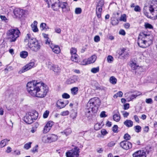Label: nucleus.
I'll list each match as a JSON object with an SVG mask.
<instances>
[{"label":"nucleus","instance_id":"nucleus-1","mask_svg":"<svg viewBox=\"0 0 157 157\" xmlns=\"http://www.w3.org/2000/svg\"><path fill=\"white\" fill-rule=\"evenodd\" d=\"M28 93L32 96L39 98H44L48 91V87L42 82H29L26 85Z\"/></svg>","mask_w":157,"mask_h":157},{"label":"nucleus","instance_id":"nucleus-2","mask_svg":"<svg viewBox=\"0 0 157 157\" xmlns=\"http://www.w3.org/2000/svg\"><path fill=\"white\" fill-rule=\"evenodd\" d=\"M101 104V101L98 97L91 98L87 104L85 109V113L86 115H92L96 113L98 110V107Z\"/></svg>","mask_w":157,"mask_h":157},{"label":"nucleus","instance_id":"nucleus-3","mask_svg":"<svg viewBox=\"0 0 157 157\" xmlns=\"http://www.w3.org/2000/svg\"><path fill=\"white\" fill-rule=\"evenodd\" d=\"M152 39V35L147 34L145 33H141L138 38V44L141 48H146L151 44Z\"/></svg>","mask_w":157,"mask_h":157},{"label":"nucleus","instance_id":"nucleus-4","mask_svg":"<svg viewBox=\"0 0 157 157\" xmlns=\"http://www.w3.org/2000/svg\"><path fill=\"white\" fill-rule=\"evenodd\" d=\"M24 41L32 51L36 52L40 49L41 46L40 43L35 38L31 37L30 34L27 35Z\"/></svg>","mask_w":157,"mask_h":157},{"label":"nucleus","instance_id":"nucleus-5","mask_svg":"<svg viewBox=\"0 0 157 157\" xmlns=\"http://www.w3.org/2000/svg\"><path fill=\"white\" fill-rule=\"evenodd\" d=\"M150 5L149 7L145 6L144 8V13L145 15L148 18L155 19L157 18V6Z\"/></svg>","mask_w":157,"mask_h":157},{"label":"nucleus","instance_id":"nucleus-6","mask_svg":"<svg viewBox=\"0 0 157 157\" xmlns=\"http://www.w3.org/2000/svg\"><path fill=\"white\" fill-rule=\"evenodd\" d=\"M21 33L17 28L10 29L8 30L6 35L10 42H14L19 36Z\"/></svg>","mask_w":157,"mask_h":157},{"label":"nucleus","instance_id":"nucleus-7","mask_svg":"<svg viewBox=\"0 0 157 157\" xmlns=\"http://www.w3.org/2000/svg\"><path fill=\"white\" fill-rule=\"evenodd\" d=\"M38 116V113L33 111L28 113L24 118V121L28 124H31L33 122L34 120H36Z\"/></svg>","mask_w":157,"mask_h":157},{"label":"nucleus","instance_id":"nucleus-8","mask_svg":"<svg viewBox=\"0 0 157 157\" xmlns=\"http://www.w3.org/2000/svg\"><path fill=\"white\" fill-rule=\"evenodd\" d=\"M58 139V136L55 134H50L47 136L43 137L42 140L44 143H51L56 141Z\"/></svg>","mask_w":157,"mask_h":157},{"label":"nucleus","instance_id":"nucleus-9","mask_svg":"<svg viewBox=\"0 0 157 157\" xmlns=\"http://www.w3.org/2000/svg\"><path fill=\"white\" fill-rule=\"evenodd\" d=\"M13 13L16 18L19 19L26 17L28 11L17 8L14 9Z\"/></svg>","mask_w":157,"mask_h":157},{"label":"nucleus","instance_id":"nucleus-10","mask_svg":"<svg viewBox=\"0 0 157 157\" xmlns=\"http://www.w3.org/2000/svg\"><path fill=\"white\" fill-rule=\"evenodd\" d=\"M79 149L75 147L74 149L66 153L67 157H78L79 155Z\"/></svg>","mask_w":157,"mask_h":157},{"label":"nucleus","instance_id":"nucleus-11","mask_svg":"<svg viewBox=\"0 0 157 157\" xmlns=\"http://www.w3.org/2000/svg\"><path fill=\"white\" fill-rule=\"evenodd\" d=\"M34 65V63L33 62H31L23 67L22 69L19 71L18 73L21 74L33 68Z\"/></svg>","mask_w":157,"mask_h":157},{"label":"nucleus","instance_id":"nucleus-12","mask_svg":"<svg viewBox=\"0 0 157 157\" xmlns=\"http://www.w3.org/2000/svg\"><path fill=\"white\" fill-rule=\"evenodd\" d=\"M120 146L123 149L128 150L131 148L132 147V144L126 140L121 141L120 144Z\"/></svg>","mask_w":157,"mask_h":157},{"label":"nucleus","instance_id":"nucleus-13","mask_svg":"<svg viewBox=\"0 0 157 157\" xmlns=\"http://www.w3.org/2000/svg\"><path fill=\"white\" fill-rule=\"evenodd\" d=\"M79 80V78L78 76L74 75L67 79L66 82L68 84H71L76 82Z\"/></svg>","mask_w":157,"mask_h":157},{"label":"nucleus","instance_id":"nucleus-14","mask_svg":"<svg viewBox=\"0 0 157 157\" xmlns=\"http://www.w3.org/2000/svg\"><path fill=\"white\" fill-rule=\"evenodd\" d=\"M68 103L67 101H63L61 100H59L56 102V106L59 109H61L64 108Z\"/></svg>","mask_w":157,"mask_h":157},{"label":"nucleus","instance_id":"nucleus-15","mask_svg":"<svg viewBox=\"0 0 157 157\" xmlns=\"http://www.w3.org/2000/svg\"><path fill=\"white\" fill-rule=\"evenodd\" d=\"M133 157H146V153L144 151H138L133 154Z\"/></svg>","mask_w":157,"mask_h":157},{"label":"nucleus","instance_id":"nucleus-16","mask_svg":"<svg viewBox=\"0 0 157 157\" xmlns=\"http://www.w3.org/2000/svg\"><path fill=\"white\" fill-rule=\"evenodd\" d=\"M113 113V119L114 121H119L121 119V116L118 110L114 111Z\"/></svg>","mask_w":157,"mask_h":157},{"label":"nucleus","instance_id":"nucleus-17","mask_svg":"<svg viewBox=\"0 0 157 157\" xmlns=\"http://www.w3.org/2000/svg\"><path fill=\"white\" fill-rule=\"evenodd\" d=\"M60 7L62 9V11L63 12H67L69 10L68 4L66 2H60Z\"/></svg>","mask_w":157,"mask_h":157},{"label":"nucleus","instance_id":"nucleus-18","mask_svg":"<svg viewBox=\"0 0 157 157\" xmlns=\"http://www.w3.org/2000/svg\"><path fill=\"white\" fill-rule=\"evenodd\" d=\"M50 48L52 49L53 52L56 54L59 53L60 51L59 47L53 44H51Z\"/></svg>","mask_w":157,"mask_h":157},{"label":"nucleus","instance_id":"nucleus-19","mask_svg":"<svg viewBox=\"0 0 157 157\" xmlns=\"http://www.w3.org/2000/svg\"><path fill=\"white\" fill-rule=\"evenodd\" d=\"M118 54L120 56H121L124 58H126L128 55V53L126 51V49L124 48L120 50Z\"/></svg>","mask_w":157,"mask_h":157},{"label":"nucleus","instance_id":"nucleus-20","mask_svg":"<svg viewBox=\"0 0 157 157\" xmlns=\"http://www.w3.org/2000/svg\"><path fill=\"white\" fill-rule=\"evenodd\" d=\"M124 124L127 127L129 128L133 125V122L130 120L127 119L124 122Z\"/></svg>","mask_w":157,"mask_h":157},{"label":"nucleus","instance_id":"nucleus-21","mask_svg":"<svg viewBox=\"0 0 157 157\" xmlns=\"http://www.w3.org/2000/svg\"><path fill=\"white\" fill-rule=\"evenodd\" d=\"M96 59L97 57L95 55H93L87 59L88 61L87 63H88V64L93 63L95 62Z\"/></svg>","mask_w":157,"mask_h":157},{"label":"nucleus","instance_id":"nucleus-22","mask_svg":"<svg viewBox=\"0 0 157 157\" xmlns=\"http://www.w3.org/2000/svg\"><path fill=\"white\" fill-rule=\"evenodd\" d=\"M102 10V7H97L96 8V13L98 19L101 18V12Z\"/></svg>","mask_w":157,"mask_h":157},{"label":"nucleus","instance_id":"nucleus-23","mask_svg":"<svg viewBox=\"0 0 157 157\" xmlns=\"http://www.w3.org/2000/svg\"><path fill=\"white\" fill-rule=\"evenodd\" d=\"M60 2L52 4V8L54 10L57 11L59 9L60 7Z\"/></svg>","mask_w":157,"mask_h":157},{"label":"nucleus","instance_id":"nucleus-24","mask_svg":"<svg viewBox=\"0 0 157 157\" xmlns=\"http://www.w3.org/2000/svg\"><path fill=\"white\" fill-rule=\"evenodd\" d=\"M141 94V93L138 92V93L136 94H133L130 96H129L128 98V99L129 101H131L133 99L135 98L137 96L140 95Z\"/></svg>","mask_w":157,"mask_h":157},{"label":"nucleus","instance_id":"nucleus-25","mask_svg":"<svg viewBox=\"0 0 157 157\" xmlns=\"http://www.w3.org/2000/svg\"><path fill=\"white\" fill-rule=\"evenodd\" d=\"M9 141L10 140H8L7 139H5L2 140L0 144L1 147H2L5 146Z\"/></svg>","mask_w":157,"mask_h":157},{"label":"nucleus","instance_id":"nucleus-26","mask_svg":"<svg viewBox=\"0 0 157 157\" xmlns=\"http://www.w3.org/2000/svg\"><path fill=\"white\" fill-rule=\"evenodd\" d=\"M71 132V130L70 128H67L63 132H61V133L63 135H65L66 136H67L70 134Z\"/></svg>","mask_w":157,"mask_h":157},{"label":"nucleus","instance_id":"nucleus-27","mask_svg":"<svg viewBox=\"0 0 157 157\" xmlns=\"http://www.w3.org/2000/svg\"><path fill=\"white\" fill-rule=\"evenodd\" d=\"M78 91V87H74L71 89V93L73 95H76Z\"/></svg>","mask_w":157,"mask_h":157},{"label":"nucleus","instance_id":"nucleus-28","mask_svg":"<svg viewBox=\"0 0 157 157\" xmlns=\"http://www.w3.org/2000/svg\"><path fill=\"white\" fill-rule=\"evenodd\" d=\"M110 82L113 84H115L117 83V79L114 76H111L109 79Z\"/></svg>","mask_w":157,"mask_h":157},{"label":"nucleus","instance_id":"nucleus-29","mask_svg":"<svg viewBox=\"0 0 157 157\" xmlns=\"http://www.w3.org/2000/svg\"><path fill=\"white\" fill-rule=\"evenodd\" d=\"M28 55V53L25 51H23L20 53V56L22 58H25Z\"/></svg>","mask_w":157,"mask_h":157},{"label":"nucleus","instance_id":"nucleus-30","mask_svg":"<svg viewBox=\"0 0 157 157\" xmlns=\"http://www.w3.org/2000/svg\"><path fill=\"white\" fill-rule=\"evenodd\" d=\"M78 56L77 54L71 55V60L75 62L77 61L78 60Z\"/></svg>","mask_w":157,"mask_h":157},{"label":"nucleus","instance_id":"nucleus-31","mask_svg":"<svg viewBox=\"0 0 157 157\" xmlns=\"http://www.w3.org/2000/svg\"><path fill=\"white\" fill-rule=\"evenodd\" d=\"M54 72L57 73L59 72L60 71V68L57 65H56L54 66V68L52 69Z\"/></svg>","mask_w":157,"mask_h":157},{"label":"nucleus","instance_id":"nucleus-32","mask_svg":"<svg viewBox=\"0 0 157 157\" xmlns=\"http://www.w3.org/2000/svg\"><path fill=\"white\" fill-rule=\"evenodd\" d=\"M123 93L121 91H119L118 92L117 94L113 95V98H117L118 97H121L123 95Z\"/></svg>","mask_w":157,"mask_h":157},{"label":"nucleus","instance_id":"nucleus-33","mask_svg":"<svg viewBox=\"0 0 157 157\" xmlns=\"http://www.w3.org/2000/svg\"><path fill=\"white\" fill-rule=\"evenodd\" d=\"M106 60L108 63H111L113 61V58L111 56L109 55L107 56Z\"/></svg>","mask_w":157,"mask_h":157},{"label":"nucleus","instance_id":"nucleus-34","mask_svg":"<svg viewBox=\"0 0 157 157\" xmlns=\"http://www.w3.org/2000/svg\"><path fill=\"white\" fill-rule=\"evenodd\" d=\"M40 27L42 28V30H46L49 29L48 27L46 25V24L44 23H42L40 25Z\"/></svg>","mask_w":157,"mask_h":157},{"label":"nucleus","instance_id":"nucleus-35","mask_svg":"<svg viewBox=\"0 0 157 157\" xmlns=\"http://www.w3.org/2000/svg\"><path fill=\"white\" fill-rule=\"evenodd\" d=\"M32 142H29L25 144L24 145V148L26 150L29 149L31 147Z\"/></svg>","mask_w":157,"mask_h":157},{"label":"nucleus","instance_id":"nucleus-36","mask_svg":"<svg viewBox=\"0 0 157 157\" xmlns=\"http://www.w3.org/2000/svg\"><path fill=\"white\" fill-rule=\"evenodd\" d=\"M135 131L136 132L138 133L140 132L141 130V127L140 126L136 125L134 127Z\"/></svg>","mask_w":157,"mask_h":157},{"label":"nucleus","instance_id":"nucleus-37","mask_svg":"<svg viewBox=\"0 0 157 157\" xmlns=\"http://www.w3.org/2000/svg\"><path fill=\"white\" fill-rule=\"evenodd\" d=\"M44 41L45 44H48L49 47H50L51 44H53L52 42L51 41L50 39L48 37L44 39Z\"/></svg>","mask_w":157,"mask_h":157},{"label":"nucleus","instance_id":"nucleus-38","mask_svg":"<svg viewBox=\"0 0 157 157\" xmlns=\"http://www.w3.org/2000/svg\"><path fill=\"white\" fill-rule=\"evenodd\" d=\"M99 70V67L92 68L91 70V72L94 73H96L98 72Z\"/></svg>","mask_w":157,"mask_h":157},{"label":"nucleus","instance_id":"nucleus-39","mask_svg":"<svg viewBox=\"0 0 157 157\" xmlns=\"http://www.w3.org/2000/svg\"><path fill=\"white\" fill-rule=\"evenodd\" d=\"M101 124L99 123H97L95 124L94 126V128L96 130H98L101 128Z\"/></svg>","mask_w":157,"mask_h":157},{"label":"nucleus","instance_id":"nucleus-40","mask_svg":"<svg viewBox=\"0 0 157 157\" xmlns=\"http://www.w3.org/2000/svg\"><path fill=\"white\" fill-rule=\"evenodd\" d=\"M51 129L49 127H48L46 125L44 126L43 130V133H47L50 131Z\"/></svg>","mask_w":157,"mask_h":157},{"label":"nucleus","instance_id":"nucleus-41","mask_svg":"<svg viewBox=\"0 0 157 157\" xmlns=\"http://www.w3.org/2000/svg\"><path fill=\"white\" fill-rule=\"evenodd\" d=\"M70 53L71 55L76 54L77 49L74 48H72L70 49Z\"/></svg>","mask_w":157,"mask_h":157},{"label":"nucleus","instance_id":"nucleus-42","mask_svg":"<svg viewBox=\"0 0 157 157\" xmlns=\"http://www.w3.org/2000/svg\"><path fill=\"white\" fill-rule=\"evenodd\" d=\"M77 116V114L76 112L75 111H72V113L70 115L71 117L73 119H75Z\"/></svg>","mask_w":157,"mask_h":157},{"label":"nucleus","instance_id":"nucleus-43","mask_svg":"<svg viewBox=\"0 0 157 157\" xmlns=\"http://www.w3.org/2000/svg\"><path fill=\"white\" fill-rule=\"evenodd\" d=\"M69 113V112L68 110L63 111L61 112L60 115L62 116H66L68 115Z\"/></svg>","mask_w":157,"mask_h":157},{"label":"nucleus","instance_id":"nucleus-44","mask_svg":"<svg viewBox=\"0 0 157 157\" xmlns=\"http://www.w3.org/2000/svg\"><path fill=\"white\" fill-rule=\"evenodd\" d=\"M31 26L32 28V29L34 32H36L38 31V29L37 28V26H35L33 25H31Z\"/></svg>","mask_w":157,"mask_h":157},{"label":"nucleus","instance_id":"nucleus-45","mask_svg":"<svg viewBox=\"0 0 157 157\" xmlns=\"http://www.w3.org/2000/svg\"><path fill=\"white\" fill-rule=\"evenodd\" d=\"M54 122H53L51 121H50L47 122L46 125L48 127H49L50 128H51Z\"/></svg>","mask_w":157,"mask_h":157},{"label":"nucleus","instance_id":"nucleus-46","mask_svg":"<svg viewBox=\"0 0 157 157\" xmlns=\"http://www.w3.org/2000/svg\"><path fill=\"white\" fill-rule=\"evenodd\" d=\"M124 138L126 140H130L131 138V136L128 134L126 133L124 134Z\"/></svg>","mask_w":157,"mask_h":157},{"label":"nucleus","instance_id":"nucleus-47","mask_svg":"<svg viewBox=\"0 0 157 157\" xmlns=\"http://www.w3.org/2000/svg\"><path fill=\"white\" fill-rule=\"evenodd\" d=\"M62 98H63L68 99L70 98V96L69 94L66 93H64L62 95Z\"/></svg>","mask_w":157,"mask_h":157},{"label":"nucleus","instance_id":"nucleus-48","mask_svg":"<svg viewBox=\"0 0 157 157\" xmlns=\"http://www.w3.org/2000/svg\"><path fill=\"white\" fill-rule=\"evenodd\" d=\"M82 12V10L81 8H77L75 9V13L76 14H78Z\"/></svg>","mask_w":157,"mask_h":157},{"label":"nucleus","instance_id":"nucleus-49","mask_svg":"<svg viewBox=\"0 0 157 157\" xmlns=\"http://www.w3.org/2000/svg\"><path fill=\"white\" fill-rule=\"evenodd\" d=\"M104 4V1L102 0H100L98 2L97 6V7H102V6H103Z\"/></svg>","mask_w":157,"mask_h":157},{"label":"nucleus","instance_id":"nucleus-50","mask_svg":"<svg viewBox=\"0 0 157 157\" xmlns=\"http://www.w3.org/2000/svg\"><path fill=\"white\" fill-rule=\"evenodd\" d=\"M145 27L146 29H152L153 28L152 26L148 23H145Z\"/></svg>","mask_w":157,"mask_h":157},{"label":"nucleus","instance_id":"nucleus-51","mask_svg":"<svg viewBox=\"0 0 157 157\" xmlns=\"http://www.w3.org/2000/svg\"><path fill=\"white\" fill-rule=\"evenodd\" d=\"M49 114V111L48 110H46L44 113L43 117L44 118H47Z\"/></svg>","mask_w":157,"mask_h":157},{"label":"nucleus","instance_id":"nucleus-52","mask_svg":"<svg viewBox=\"0 0 157 157\" xmlns=\"http://www.w3.org/2000/svg\"><path fill=\"white\" fill-rule=\"evenodd\" d=\"M115 144V143L113 141H112L109 142L107 145L109 147H112L114 146Z\"/></svg>","mask_w":157,"mask_h":157},{"label":"nucleus","instance_id":"nucleus-53","mask_svg":"<svg viewBox=\"0 0 157 157\" xmlns=\"http://www.w3.org/2000/svg\"><path fill=\"white\" fill-rule=\"evenodd\" d=\"M118 127L117 125H114L113 127L112 130L114 132H118Z\"/></svg>","mask_w":157,"mask_h":157},{"label":"nucleus","instance_id":"nucleus-54","mask_svg":"<svg viewBox=\"0 0 157 157\" xmlns=\"http://www.w3.org/2000/svg\"><path fill=\"white\" fill-rule=\"evenodd\" d=\"M145 101L147 104H152L153 103V101L151 98H149L146 99Z\"/></svg>","mask_w":157,"mask_h":157},{"label":"nucleus","instance_id":"nucleus-55","mask_svg":"<svg viewBox=\"0 0 157 157\" xmlns=\"http://www.w3.org/2000/svg\"><path fill=\"white\" fill-rule=\"evenodd\" d=\"M131 66L132 68L133 69H136L137 68V66L136 65L135 63H134L133 62H132L131 64Z\"/></svg>","mask_w":157,"mask_h":157},{"label":"nucleus","instance_id":"nucleus-56","mask_svg":"<svg viewBox=\"0 0 157 157\" xmlns=\"http://www.w3.org/2000/svg\"><path fill=\"white\" fill-rule=\"evenodd\" d=\"M101 133L103 136H105L108 133L107 131L104 129H102L101 130Z\"/></svg>","mask_w":157,"mask_h":157},{"label":"nucleus","instance_id":"nucleus-57","mask_svg":"<svg viewBox=\"0 0 157 157\" xmlns=\"http://www.w3.org/2000/svg\"><path fill=\"white\" fill-rule=\"evenodd\" d=\"M94 40L95 42H98L100 40V37L98 36H96L94 37Z\"/></svg>","mask_w":157,"mask_h":157},{"label":"nucleus","instance_id":"nucleus-58","mask_svg":"<svg viewBox=\"0 0 157 157\" xmlns=\"http://www.w3.org/2000/svg\"><path fill=\"white\" fill-rule=\"evenodd\" d=\"M107 116L105 114V112L104 111L102 112L100 114V116L101 117H105Z\"/></svg>","mask_w":157,"mask_h":157},{"label":"nucleus","instance_id":"nucleus-59","mask_svg":"<svg viewBox=\"0 0 157 157\" xmlns=\"http://www.w3.org/2000/svg\"><path fill=\"white\" fill-rule=\"evenodd\" d=\"M118 20H111V23L113 25H117L118 23Z\"/></svg>","mask_w":157,"mask_h":157},{"label":"nucleus","instance_id":"nucleus-60","mask_svg":"<svg viewBox=\"0 0 157 157\" xmlns=\"http://www.w3.org/2000/svg\"><path fill=\"white\" fill-rule=\"evenodd\" d=\"M134 10L136 12H140L141 9L140 6H136L134 8Z\"/></svg>","mask_w":157,"mask_h":157},{"label":"nucleus","instance_id":"nucleus-61","mask_svg":"<svg viewBox=\"0 0 157 157\" xmlns=\"http://www.w3.org/2000/svg\"><path fill=\"white\" fill-rule=\"evenodd\" d=\"M129 113L126 112H123L122 115L124 117H127L129 115Z\"/></svg>","mask_w":157,"mask_h":157},{"label":"nucleus","instance_id":"nucleus-62","mask_svg":"<svg viewBox=\"0 0 157 157\" xmlns=\"http://www.w3.org/2000/svg\"><path fill=\"white\" fill-rule=\"evenodd\" d=\"M54 65L52 64L51 63H49L48 67L50 69L52 70V69H53V68H54Z\"/></svg>","mask_w":157,"mask_h":157},{"label":"nucleus","instance_id":"nucleus-63","mask_svg":"<svg viewBox=\"0 0 157 157\" xmlns=\"http://www.w3.org/2000/svg\"><path fill=\"white\" fill-rule=\"evenodd\" d=\"M88 61V60L87 59H84L82 62H81V63L83 65H86L88 64L87 63Z\"/></svg>","mask_w":157,"mask_h":157},{"label":"nucleus","instance_id":"nucleus-64","mask_svg":"<svg viewBox=\"0 0 157 157\" xmlns=\"http://www.w3.org/2000/svg\"><path fill=\"white\" fill-rule=\"evenodd\" d=\"M126 15L125 14L122 15L120 20H126Z\"/></svg>","mask_w":157,"mask_h":157}]
</instances>
